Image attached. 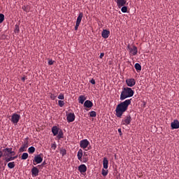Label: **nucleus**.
<instances>
[{
    "label": "nucleus",
    "mask_w": 179,
    "mask_h": 179,
    "mask_svg": "<svg viewBox=\"0 0 179 179\" xmlns=\"http://www.w3.org/2000/svg\"><path fill=\"white\" fill-rule=\"evenodd\" d=\"M80 148L84 150H90L92 149L90 142L87 139H83L80 141Z\"/></svg>",
    "instance_id": "nucleus-3"
},
{
    "label": "nucleus",
    "mask_w": 179,
    "mask_h": 179,
    "mask_svg": "<svg viewBox=\"0 0 179 179\" xmlns=\"http://www.w3.org/2000/svg\"><path fill=\"white\" fill-rule=\"evenodd\" d=\"M101 36L103 38H108V37H110V31L103 29L101 32Z\"/></svg>",
    "instance_id": "nucleus-14"
},
{
    "label": "nucleus",
    "mask_w": 179,
    "mask_h": 179,
    "mask_svg": "<svg viewBox=\"0 0 179 179\" xmlns=\"http://www.w3.org/2000/svg\"><path fill=\"white\" fill-rule=\"evenodd\" d=\"M20 120V115L17 114V113H13L11 116V122H13V124H15L16 125V124H17V122H19V120Z\"/></svg>",
    "instance_id": "nucleus-6"
},
{
    "label": "nucleus",
    "mask_w": 179,
    "mask_h": 179,
    "mask_svg": "<svg viewBox=\"0 0 179 179\" xmlns=\"http://www.w3.org/2000/svg\"><path fill=\"white\" fill-rule=\"evenodd\" d=\"M38 173H40L38 169L36 166H34L31 169L32 177H37V176H38Z\"/></svg>",
    "instance_id": "nucleus-13"
},
{
    "label": "nucleus",
    "mask_w": 179,
    "mask_h": 179,
    "mask_svg": "<svg viewBox=\"0 0 179 179\" xmlns=\"http://www.w3.org/2000/svg\"><path fill=\"white\" fill-rule=\"evenodd\" d=\"M96 115H97V113H96V111L92 110L90 113V117H96Z\"/></svg>",
    "instance_id": "nucleus-36"
},
{
    "label": "nucleus",
    "mask_w": 179,
    "mask_h": 179,
    "mask_svg": "<svg viewBox=\"0 0 179 179\" xmlns=\"http://www.w3.org/2000/svg\"><path fill=\"white\" fill-rule=\"evenodd\" d=\"M121 11L123 13H127L128 12V7H127L125 6H122Z\"/></svg>",
    "instance_id": "nucleus-30"
},
{
    "label": "nucleus",
    "mask_w": 179,
    "mask_h": 179,
    "mask_svg": "<svg viewBox=\"0 0 179 179\" xmlns=\"http://www.w3.org/2000/svg\"><path fill=\"white\" fill-rule=\"evenodd\" d=\"M129 50L132 55H136L138 54V48H136L135 45H134L132 48H129Z\"/></svg>",
    "instance_id": "nucleus-16"
},
{
    "label": "nucleus",
    "mask_w": 179,
    "mask_h": 179,
    "mask_svg": "<svg viewBox=\"0 0 179 179\" xmlns=\"http://www.w3.org/2000/svg\"><path fill=\"white\" fill-rule=\"evenodd\" d=\"M6 150L8 152V153H10V156H15V152L13 151L12 148H6Z\"/></svg>",
    "instance_id": "nucleus-26"
},
{
    "label": "nucleus",
    "mask_w": 179,
    "mask_h": 179,
    "mask_svg": "<svg viewBox=\"0 0 179 179\" xmlns=\"http://www.w3.org/2000/svg\"><path fill=\"white\" fill-rule=\"evenodd\" d=\"M132 101V99H127L123 102H121L120 103L117 104L115 109V115L117 117V118H121L122 117V115L125 111L128 110V107H129V105L131 104Z\"/></svg>",
    "instance_id": "nucleus-1"
},
{
    "label": "nucleus",
    "mask_w": 179,
    "mask_h": 179,
    "mask_svg": "<svg viewBox=\"0 0 179 179\" xmlns=\"http://www.w3.org/2000/svg\"><path fill=\"white\" fill-rule=\"evenodd\" d=\"M0 177H1V171H0Z\"/></svg>",
    "instance_id": "nucleus-48"
},
{
    "label": "nucleus",
    "mask_w": 179,
    "mask_h": 179,
    "mask_svg": "<svg viewBox=\"0 0 179 179\" xmlns=\"http://www.w3.org/2000/svg\"><path fill=\"white\" fill-rule=\"evenodd\" d=\"M17 157V156H15V157H13V160L16 159Z\"/></svg>",
    "instance_id": "nucleus-45"
},
{
    "label": "nucleus",
    "mask_w": 179,
    "mask_h": 179,
    "mask_svg": "<svg viewBox=\"0 0 179 179\" xmlns=\"http://www.w3.org/2000/svg\"><path fill=\"white\" fill-rule=\"evenodd\" d=\"M57 138L58 139H64V131H62V129L59 131V133L57 134Z\"/></svg>",
    "instance_id": "nucleus-23"
},
{
    "label": "nucleus",
    "mask_w": 179,
    "mask_h": 179,
    "mask_svg": "<svg viewBox=\"0 0 179 179\" xmlns=\"http://www.w3.org/2000/svg\"><path fill=\"white\" fill-rule=\"evenodd\" d=\"M78 171L81 173V174H83V173H86L87 171V166L85 164H81L78 166Z\"/></svg>",
    "instance_id": "nucleus-11"
},
{
    "label": "nucleus",
    "mask_w": 179,
    "mask_h": 179,
    "mask_svg": "<svg viewBox=\"0 0 179 179\" xmlns=\"http://www.w3.org/2000/svg\"><path fill=\"white\" fill-rule=\"evenodd\" d=\"M134 94H135V91L132 88L128 87H123L120 94V100L121 101H124L125 99L132 97Z\"/></svg>",
    "instance_id": "nucleus-2"
},
{
    "label": "nucleus",
    "mask_w": 179,
    "mask_h": 179,
    "mask_svg": "<svg viewBox=\"0 0 179 179\" xmlns=\"http://www.w3.org/2000/svg\"><path fill=\"white\" fill-rule=\"evenodd\" d=\"M126 84L129 87H133L136 85V80L134 78H129L126 80Z\"/></svg>",
    "instance_id": "nucleus-8"
},
{
    "label": "nucleus",
    "mask_w": 179,
    "mask_h": 179,
    "mask_svg": "<svg viewBox=\"0 0 179 179\" xmlns=\"http://www.w3.org/2000/svg\"><path fill=\"white\" fill-rule=\"evenodd\" d=\"M51 148L53 150H55L57 149V144L55 143H52Z\"/></svg>",
    "instance_id": "nucleus-39"
},
{
    "label": "nucleus",
    "mask_w": 179,
    "mask_h": 179,
    "mask_svg": "<svg viewBox=\"0 0 179 179\" xmlns=\"http://www.w3.org/2000/svg\"><path fill=\"white\" fill-rule=\"evenodd\" d=\"M84 107L86 108H92L93 107V102L89 100H87L84 103Z\"/></svg>",
    "instance_id": "nucleus-18"
},
{
    "label": "nucleus",
    "mask_w": 179,
    "mask_h": 179,
    "mask_svg": "<svg viewBox=\"0 0 179 179\" xmlns=\"http://www.w3.org/2000/svg\"><path fill=\"white\" fill-rule=\"evenodd\" d=\"M103 169H106V170H107V169H108V159H107L106 157L103 158Z\"/></svg>",
    "instance_id": "nucleus-20"
},
{
    "label": "nucleus",
    "mask_w": 179,
    "mask_h": 179,
    "mask_svg": "<svg viewBox=\"0 0 179 179\" xmlns=\"http://www.w3.org/2000/svg\"><path fill=\"white\" fill-rule=\"evenodd\" d=\"M8 169H15V162H11L8 164Z\"/></svg>",
    "instance_id": "nucleus-29"
},
{
    "label": "nucleus",
    "mask_w": 179,
    "mask_h": 179,
    "mask_svg": "<svg viewBox=\"0 0 179 179\" xmlns=\"http://www.w3.org/2000/svg\"><path fill=\"white\" fill-rule=\"evenodd\" d=\"M87 162H89V158L87 157V153L84 152L83 162V163H87Z\"/></svg>",
    "instance_id": "nucleus-24"
},
{
    "label": "nucleus",
    "mask_w": 179,
    "mask_h": 179,
    "mask_svg": "<svg viewBox=\"0 0 179 179\" xmlns=\"http://www.w3.org/2000/svg\"><path fill=\"white\" fill-rule=\"evenodd\" d=\"M54 61H52V59L48 61V65H54Z\"/></svg>",
    "instance_id": "nucleus-40"
},
{
    "label": "nucleus",
    "mask_w": 179,
    "mask_h": 179,
    "mask_svg": "<svg viewBox=\"0 0 179 179\" xmlns=\"http://www.w3.org/2000/svg\"><path fill=\"white\" fill-rule=\"evenodd\" d=\"M67 122H73L75 121V113H70L66 115Z\"/></svg>",
    "instance_id": "nucleus-9"
},
{
    "label": "nucleus",
    "mask_w": 179,
    "mask_h": 179,
    "mask_svg": "<svg viewBox=\"0 0 179 179\" xmlns=\"http://www.w3.org/2000/svg\"><path fill=\"white\" fill-rule=\"evenodd\" d=\"M83 157V150L80 149L77 154V157L80 162H82V157Z\"/></svg>",
    "instance_id": "nucleus-19"
},
{
    "label": "nucleus",
    "mask_w": 179,
    "mask_h": 179,
    "mask_svg": "<svg viewBox=\"0 0 179 179\" xmlns=\"http://www.w3.org/2000/svg\"><path fill=\"white\" fill-rule=\"evenodd\" d=\"M34 152H36V148L34 147L31 146L28 148V152L30 155H33V153H34Z\"/></svg>",
    "instance_id": "nucleus-25"
},
{
    "label": "nucleus",
    "mask_w": 179,
    "mask_h": 179,
    "mask_svg": "<svg viewBox=\"0 0 179 179\" xmlns=\"http://www.w3.org/2000/svg\"><path fill=\"white\" fill-rule=\"evenodd\" d=\"M82 19H83V13H80L76 22L75 30H78L79 29Z\"/></svg>",
    "instance_id": "nucleus-5"
},
{
    "label": "nucleus",
    "mask_w": 179,
    "mask_h": 179,
    "mask_svg": "<svg viewBox=\"0 0 179 179\" xmlns=\"http://www.w3.org/2000/svg\"><path fill=\"white\" fill-rule=\"evenodd\" d=\"M115 2L117 3V6L119 8H122L127 5V0H115Z\"/></svg>",
    "instance_id": "nucleus-10"
},
{
    "label": "nucleus",
    "mask_w": 179,
    "mask_h": 179,
    "mask_svg": "<svg viewBox=\"0 0 179 179\" xmlns=\"http://www.w3.org/2000/svg\"><path fill=\"white\" fill-rule=\"evenodd\" d=\"M29 157V154L27 152H24L22 156L21 159L22 160H27V159Z\"/></svg>",
    "instance_id": "nucleus-27"
},
{
    "label": "nucleus",
    "mask_w": 179,
    "mask_h": 179,
    "mask_svg": "<svg viewBox=\"0 0 179 179\" xmlns=\"http://www.w3.org/2000/svg\"><path fill=\"white\" fill-rule=\"evenodd\" d=\"M13 157L10 156L6 157V163H9V162H12L13 159Z\"/></svg>",
    "instance_id": "nucleus-31"
},
{
    "label": "nucleus",
    "mask_w": 179,
    "mask_h": 179,
    "mask_svg": "<svg viewBox=\"0 0 179 179\" xmlns=\"http://www.w3.org/2000/svg\"><path fill=\"white\" fill-rule=\"evenodd\" d=\"M134 67L137 72H141V71H142V66H141V64L138 63H136Z\"/></svg>",
    "instance_id": "nucleus-22"
},
{
    "label": "nucleus",
    "mask_w": 179,
    "mask_h": 179,
    "mask_svg": "<svg viewBox=\"0 0 179 179\" xmlns=\"http://www.w3.org/2000/svg\"><path fill=\"white\" fill-rule=\"evenodd\" d=\"M22 82H24V80H26V78H25L24 77H23V78H22Z\"/></svg>",
    "instance_id": "nucleus-44"
},
{
    "label": "nucleus",
    "mask_w": 179,
    "mask_h": 179,
    "mask_svg": "<svg viewBox=\"0 0 179 179\" xmlns=\"http://www.w3.org/2000/svg\"><path fill=\"white\" fill-rule=\"evenodd\" d=\"M58 106L59 107H62L63 106H65V102L62 100H59L58 101Z\"/></svg>",
    "instance_id": "nucleus-34"
},
{
    "label": "nucleus",
    "mask_w": 179,
    "mask_h": 179,
    "mask_svg": "<svg viewBox=\"0 0 179 179\" xmlns=\"http://www.w3.org/2000/svg\"><path fill=\"white\" fill-rule=\"evenodd\" d=\"M131 121H132V117L131 115L126 116L121 122L122 125H129L131 124Z\"/></svg>",
    "instance_id": "nucleus-7"
},
{
    "label": "nucleus",
    "mask_w": 179,
    "mask_h": 179,
    "mask_svg": "<svg viewBox=\"0 0 179 179\" xmlns=\"http://www.w3.org/2000/svg\"><path fill=\"white\" fill-rule=\"evenodd\" d=\"M90 82L92 83V85H96V80L94 78H92Z\"/></svg>",
    "instance_id": "nucleus-41"
},
{
    "label": "nucleus",
    "mask_w": 179,
    "mask_h": 179,
    "mask_svg": "<svg viewBox=\"0 0 179 179\" xmlns=\"http://www.w3.org/2000/svg\"><path fill=\"white\" fill-rule=\"evenodd\" d=\"M103 57H104V53H101L100 54V56H99V58H103Z\"/></svg>",
    "instance_id": "nucleus-42"
},
{
    "label": "nucleus",
    "mask_w": 179,
    "mask_h": 179,
    "mask_svg": "<svg viewBox=\"0 0 179 179\" xmlns=\"http://www.w3.org/2000/svg\"><path fill=\"white\" fill-rule=\"evenodd\" d=\"M118 133L121 134V129H118Z\"/></svg>",
    "instance_id": "nucleus-46"
},
{
    "label": "nucleus",
    "mask_w": 179,
    "mask_h": 179,
    "mask_svg": "<svg viewBox=\"0 0 179 179\" xmlns=\"http://www.w3.org/2000/svg\"><path fill=\"white\" fill-rule=\"evenodd\" d=\"M2 156H3V152L0 150V159L2 157Z\"/></svg>",
    "instance_id": "nucleus-43"
},
{
    "label": "nucleus",
    "mask_w": 179,
    "mask_h": 179,
    "mask_svg": "<svg viewBox=\"0 0 179 179\" xmlns=\"http://www.w3.org/2000/svg\"><path fill=\"white\" fill-rule=\"evenodd\" d=\"M61 129H59V128H58V127L57 126H53L52 127V132L53 134V136H57V135H58V133L59 132Z\"/></svg>",
    "instance_id": "nucleus-15"
},
{
    "label": "nucleus",
    "mask_w": 179,
    "mask_h": 179,
    "mask_svg": "<svg viewBox=\"0 0 179 179\" xmlns=\"http://www.w3.org/2000/svg\"><path fill=\"white\" fill-rule=\"evenodd\" d=\"M57 99H59V100H64L65 99V95H64V94L61 93L58 96Z\"/></svg>",
    "instance_id": "nucleus-33"
},
{
    "label": "nucleus",
    "mask_w": 179,
    "mask_h": 179,
    "mask_svg": "<svg viewBox=\"0 0 179 179\" xmlns=\"http://www.w3.org/2000/svg\"><path fill=\"white\" fill-rule=\"evenodd\" d=\"M171 129H178L179 121L177 120H175L173 122H171Z\"/></svg>",
    "instance_id": "nucleus-12"
},
{
    "label": "nucleus",
    "mask_w": 179,
    "mask_h": 179,
    "mask_svg": "<svg viewBox=\"0 0 179 179\" xmlns=\"http://www.w3.org/2000/svg\"><path fill=\"white\" fill-rule=\"evenodd\" d=\"M101 174L103 177H106V176L108 174V170L102 169Z\"/></svg>",
    "instance_id": "nucleus-32"
},
{
    "label": "nucleus",
    "mask_w": 179,
    "mask_h": 179,
    "mask_svg": "<svg viewBox=\"0 0 179 179\" xmlns=\"http://www.w3.org/2000/svg\"><path fill=\"white\" fill-rule=\"evenodd\" d=\"M3 156H6V157H10V153L6 150V148L3 150Z\"/></svg>",
    "instance_id": "nucleus-28"
},
{
    "label": "nucleus",
    "mask_w": 179,
    "mask_h": 179,
    "mask_svg": "<svg viewBox=\"0 0 179 179\" xmlns=\"http://www.w3.org/2000/svg\"><path fill=\"white\" fill-rule=\"evenodd\" d=\"M51 100H55L57 99V95L55 94H50Z\"/></svg>",
    "instance_id": "nucleus-38"
},
{
    "label": "nucleus",
    "mask_w": 179,
    "mask_h": 179,
    "mask_svg": "<svg viewBox=\"0 0 179 179\" xmlns=\"http://www.w3.org/2000/svg\"><path fill=\"white\" fill-rule=\"evenodd\" d=\"M86 100V97H85V96L83 95H80L79 97H78V102L80 103V104H83V103H85V101Z\"/></svg>",
    "instance_id": "nucleus-21"
},
{
    "label": "nucleus",
    "mask_w": 179,
    "mask_h": 179,
    "mask_svg": "<svg viewBox=\"0 0 179 179\" xmlns=\"http://www.w3.org/2000/svg\"><path fill=\"white\" fill-rule=\"evenodd\" d=\"M60 154L62 155V156H65V155H66V150L65 149H62L60 150Z\"/></svg>",
    "instance_id": "nucleus-37"
},
{
    "label": "nucleus",
    "mask_w": 179,
    "mask_h": 179,
    "mask_svg": "<svg viewBox=\"0 0 179 179\" xmlns=\"http://www.w3.org/2000/svg\"><path fill=\"white\" fill-rule=\"evenodd\" d=\"M45 164V162H43L42 166H44Z\"/></svg>",
    "instance_id": "nucleus-47"
},
{
    "label": "nucleus",
    "mask_w": 179,
    "mask_h": 179,
    "mask_svg": "<svg viewBox=\"0 0 179 179\" xmlns=\"http://www.w3.org/2000/svg\"><path fill=\"white\" fill-rule=\"evenodd\" d=\"M43 162V154L38 155L34 157L33 159V164L36 166V164H40V163Z\"/></svg>",
    "instance_id": "nucleus-4"
},
{
    "label": "nucleus",
    "mask_w": 179,
    "mask_h": 179,
    "mask_svg": "<svg viewBox=\"0 0 179 179\" xmlns=\"http://www.w3.org/2000/svg\"><path fill=\"white\" fill-rule=\"evenodd\" d=\"M5 20V15L2 13L0 14V23H2Z\"/></svg>",
    "instance_id": "nucleus-35"
},
{
    "label": "nucleus",
    "mask_w": 179,
    "mask_h": 179,
    "mask_svg": "<svg viewBox=\"0 0 179 179\" xmlns=\"http://www.w3.org/2000/svg\"><path fill=\"white\" fill-rule=\"evenodd\" d=\"M29 148V141L24 142V143L20 147V152H26V149Z\"/></svg>",
    "instance_id": "nucleus-17"
}]
</instances>
